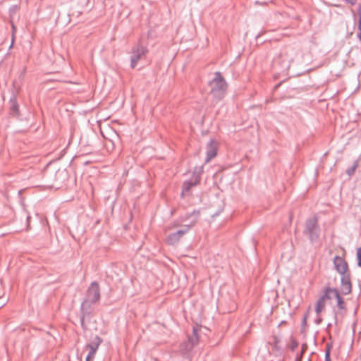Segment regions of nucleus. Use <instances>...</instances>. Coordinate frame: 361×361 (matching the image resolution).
Masks as SVG:
<instances>
[{
  "mask_svg": "<svg viewBox=\"0 0 361 361\" xmlns=\"http://www.w3.org/2000/svg\"><path fill=\"white\" fill-rule=\"evenodd\" d=\"M211 94L217 99H221L227 89V83L219 72L214 73V77L209 83Z\"/></svg>",
  "mask_w": 361,
  "mask_h": 361,
  "instance_id": "1",
  "label": "nucleus"
},
{
  "mask_svg": "<svg viewBox=\"0 0 361 361\" xmlns=\"http://www.w3.org/2000/svg\"><path fill=\"white\" fill-rule=\"evenodd\" d=\"M188 231V228L185 226L175 232L170 233L166 239V243L171 245H176Z\"/></svg>",
  "mask_w": 361,
  "mask_h": 361,
  "instance_id": "4",
  "label": "nucleus"
},
{
  "mask_svg": "<svg viewBox=\"0 0 361 361\" xmlns=\"http://www.w3.org/2000/svg\"><path fill=\"white\" fill-rule=\"evenodd\" d=\"M94 357H90V355L87 356L86 361H92Z\"/></svg>",
  "mask_w": 361,
  "mask_h": 361,
  "instance_id": "16",
  "label": "nucleus"
},
{
  "mask_svg": "<svg viewBox=\"0 0 361 361\" xmlns=\"http://www.w3.org/2000/svg\"><path fill=\"white\" fill-rule=\"evenodd\" d=\"M357 256L358 260V265L361 267V247L357 250Z\"/></svg>",
  "mask_w": 361,
  "mask_h": 361,
  "instance_id": "13",
  "label": "nucleus"
},
{
  "mask_svg": "<svg viewBox=\"0 0 361 361\" xmlns=\"http://www.w3.org/2000/svg\"><path fill=\"white\" fill-rule=\"evenodd\" d=\"M146 49L145 48H139L137 51H134L133 55L131 57V66L135 68L137 61L141 59L142 56L146 54Z\"/></svg>",
  "mask_w": 361,
  "mask_h": 361,
  "instance_id": "8",
  "label": "nucleus"
},
{
  "mask_svg": "<svg viewBox=\"0 0 361 361\" xmlns=\"http://www.w3.org/2000/svg\"><path fill=\"white\" fill-rule=\"evenodd\" d=\"M88 299L91 302H97L99 300V287L97 283H92L88 289L87 293Z\"/></svg>",
  "mask_w": 361,
  "mask_h": 361,
  "instance_id": "5",
  "label": "nucleus"
},
{
  "mask_svg": "<svg viewBox=\"0 0 361 361\" xmlns=\"http://www.w3.org/2000/svg\"><path fill=\"white\" fill-rule=\"evenodd\" d=\"M331 298L336 300L338 305L341 309L344 308V302L338 290L336 289H329L326 290L325 295L318 300L316 305V312L317 314L321 313L325 307L326 300Z\"/></svg>",
  "mask_w": 361,
  "mask_h": 361,
  "instance_id": "2",
  "label": "nucleus"
},
{
  "mask_svg": "<svg viewBox=\"0 0 361 361\" xmlns=\"http://www.w3.org/2000/svg\"><path fill=\"white\" fill-rule=\"evenodd\" d=\"M341 293L344 295L349 294L352 290V284L350 275L341 276Z\"/></svg>",
  "mask_w": 361,
  "mask_h": 361,
  "instance_id": "6",
  "label": "nucleus"
},
{
  "mask_svg": "<svg viewBox=\"0 0 361 361\" xmlns=\"http://www.w3.org/2000/svg\"><path fill=\"white\" fill-rule=\"evenodd\" d=\"M188 341L192 345L195 346L199 342V335L197 329H194L192 335L188 338Z\"/></svg>",
  "mask_w": 361,
  "mask_h": 361,
  "instance_id": "10",
  "label": "nucleus"
},
{
  "mask_svg": "<svg viewBox=\"0 0 361 361\" xmlns=\"http://www.w3.org/2000/svg\"><path fill=\"white\" fill-rule=\"evenodd\" d=\"M334 264L336 269L341 275V276L350 275L348 264L343 257L339 256L335 257L334 259Z\"/></svg>",
  "mask_w": 361,
  "mask_h": 361,
  "instance_id": "3",
  "label": "nucleus"
},
{
  "mask_svg": "<svg viewBox=\"0 0 361 361\" xmlns=\"http://www.w3.org/2000/svg\"><path fill=\"white\" fill-rule=\"evenodd\" d=\"M217 143L213 140L209 142L207 145V161L216 155Z\"/></svg>",
  "mask_w": 361,
  "mask_h": 361,
  "instance_id": "9",
  "label": "nucleus"
},
{
  "mask_svg": "<svg viewBox=\"0 0 361 361\" xmlns=\"http://www.w3.org/2000/svg\"><path fill=\"white\" fill-rule=\"evenodd\" d=\"M325 358H326V361H331L330 360V353L329 351H327L326 353V356H325Z\"/></svg>",
  "mask_w": 361,
  "mask_h": 361,
  "instance_id": "15",
  "label": "nucleus"
},
{
  "mask_svg": "<svg viewBox=\"0 0 361 361\" xmlns=\"http://www.w3.org/2000/svg\"><path fill=\"white\" fill-rule=\"evenodd\" d=\"M359 28L361 30V6H359Z\"/></svg>",
  "mask_w": 361,
  "mask_h": 361,
  "instance_id": "14",
  "label": "nucleus"
},
{
  "mask_svg": "<svg viewBox=\"0 0 361 361\" xmlns=\"http://www.w3.org/2000/svg\"><path fill=\"white\" fill-rule=\"evenodd\" d=\"M101 342V338L98 336H96L94 341L86 346L87 350H89V353L87 355H90V357H94L96 351L97 350V348L100 345Z\"/></svg>",
  "mask_w": 361,
  "mask_h": 361,
  "instance_id": "7",
  "label": "nucleus"
},
{
  "mask_svg": "<svg viewBox=\"0 0 361 361\" xmlns=\"http://www.w3.org/2000/svg\"><path fill=\"white\" fill-rule=\"evenodd\" d=\"M177 227H178V224L176 223H173V224L169 225L166 228V231H172L175 230Z\"/></svg>",
  "mask_w": 361,
  "mask_h": 361,
  "instance_id": "12",
  "label": "nucleus"
},
{
  "mask_svg": "<svg viewBox=\"0 0 361 361\" xmlns=\"http://www.w3.org/2000/svg\"><path fill=\"white\" fill-rule=\"evenodd\" d=\"M195 346L189 343V341H186L183 342L180 347V350L182 353H187L190 352Z\"/></svg>",
  "mask_w": 361,
  "mask_h": 361,
  "instance_id": "11",
  "label": "nucleus"
}]
</instances>
